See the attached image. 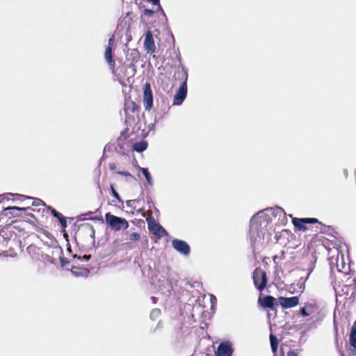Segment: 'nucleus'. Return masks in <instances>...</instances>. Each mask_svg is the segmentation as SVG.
Listing matches in <instances>:
<instances>
[{
    "label": "nucleus",
    "instance_id": "1",
    "mask_svg": "<svg viewBox=\"0 0 356 356\" xmlns=\"http://www.w3.org/2000/svg\"><path fill=\"white\" fill-rule=\"evenodd\" d=\"M290 217L292 218V223L296 230L305 232L308 229H314V232L316 233L321 232L322 231L323 224L319 222L317 218H298L292 217V215H290Z\"/></svg>",
    "mask_w": 356,
    "mask_h": 356
},
{
    "label": "nucleus",
    "instance_id": "2",
    "mask_svg": "<svg viewBox=\"0 0 356 356\" xmlns=\"http://www.w3.org/2000/svg\"><path fill=\"white\" fill-rule=\"evenodd\" d=\"M106 222L115 231H120L122 229H127L129 227L128 221L123 218L116 216L111 213L105 214Z\"/></svg>",
    "mask_w": 356,
    "mask_h": 356
},
{
    "label": "nucleus",
    "instance_id": "3",
    "mask_svg": "<svg viewBox=\"0 0 356 356\" xmlns=\"http://www.w3.org/2000/svg\"><path fill=\"white\" fill-rule=\"evenodd\" d=\"M27 209H29V207L8 206L3 208L0 213V219L7 218V221L11 220L10 221L13 222L17 220V219L13 220V218L22 216V211Z\"/></svg>",
    "mask_w": 356,
    "mask_h": 356
},
{
    "label": "nucleus",
    "instance_id": "4",
    "mask_svg": "<svg viewBox=\"0 0 356 356\" xmlns=\"http://www.w3.org/2000/svg\"><path fill=\"white\" fill-rule=\"evenodd\" d=\"M254 285L260 292L263 291L267 285V274L260 267L256 268L252 273Z\"/></svg>",
    "mask_w": 356,
    "mask_h": 356
},
{
    "label": "nucleus",
    "instance_id": "5",
    "mask_svg": "<svg viewBox=\"0 0 356 356\" xmlns=\"http://www.w3.org/2000/svg\"><path fill=\"white\" fill-rule=\"evenodd\" d=\"M321 312L318 302L315 299H310L305 302L304 307L300 309V314L304 317L309 316L310 315L318 314Z\"/></svg>",
    "mask_w": 356,
    "mask_h": 356
},
{
    "label": "nucleus",
    "instance_id": "6",
    "mask_svg": "<svg viewBox=\"0 0 356 356\" xmlns=\"http://www.w3.org/2000/svg\"><path fill=\"white\" fill-rule=\"evenodd\" d=\"M187 72H182V76L184 79V81L174 96L173 105H181L184 100L186 99L187 95Z\"/></svg>",
    "mask_w": 356,
    "mask_h": 356
},
{
    "label": "nucleus",
    "instance_id": "7",
    "mask_svg": "<svg viewBox=\"0 0 356 356\" xmlns=\"http://www.w3.org/2000/svg\"><path fill=\"white\" fill-rule=\"evenodd\" d=\"M148 225L149 230L159 239L161 238L164 236L168 235V232L165 229L159 224H158L155 220L149 216L146 218Z\"/></svg>",
    "mask_w": 356,
    "mask_h": 356
},
{
    "label": "nucleus",
    "instance_id": "8",
    "mask_svg": "<svg viewBox=\"0 0 356 356\" xmlns=\"http://www.w3.org/2000/svg\"><path fill=\"white\" fill-rule=\"evenodd\" d=\"M143 102L146 111H150L153 107V94L151 85L146 82L143 88Z\"/></svg>",
    "mask_w": 356,
    "mask_h": 356
},
{
    "label": "nucleus",
    "instance_id": "9",
    "mask_svg": "<svg viewBox=\"0 0 356 356\" xmlns=\"http://www.w3.org/2000/svg\"><path fill=\"white\" fill-rule=\"evenodd\" d=\"M11 196L12 197L15 196L16 197L15 200H21L22 202H23L25 200H32L31 203L30 204L31 207V206L38 207V206H40V205L42 207L45 206V203L40 199L33 200L30 197H26V196L19 195V194L7 193L6 195H2V199H4V197H6L7 200H10V197H11ZM1 197V196H0V198Z\"/></svg>",
    "mask_w": 356,
    "mask_h": 356
},
{
    "label": "nucleus",
    "instance_id": "10",
    "mask_svg": "<svg viewBox=\"0 0 356 356\" xmlns=\"http://www.w3.org/2000/svg\"><path fill=\"white\" fill-rule=\"evenodd\" d=\"M172 245L177 252L185 256H187L190 254V246L184 241L179 239H173L172 241Z\"/></svg>",
    "mask_w": 356,
    "mask_h": 356
},
{
    "label": "nucleus",
    "instance_id": "11",
    "mask_svg": "<svg viewBox=\"0 0 356 356\" xmlns=\"http://www.w3.org/2000/svg\"><path fill=\"white\" fill-rule=\"evenodd\" d=\"M143 46L147 53L153 54L156 50L153 35L150 29H148L145 33Z\"/></svg>",
    "mask_w": 356,
    "mask_h": 356
},
{
    "label": "nucleus",
    "instance_id": "12",
    "mask_svg": "<svg viewBox=\"0 0 356 356\" xmlns=\"http://www.w3.org/2000/svg\"><path fill=\"white\" fill-rule=\"evenodd\" d=\"M124 111L127 118L132 114L138 115L140 112V106L131 99L126 100L124 105Z\"/></svg>",
    "mask_w": 356,
    "mask_h": 356
},
{
    "label": "nucleus",
    "instance_id": "13",
    "mask_svg": "<svg viewBox=\"0 0 356 356\" xmlns=\"http://www.w3.org/2000/svg\"><path fill=\"white\" fill-rule=\"evenodd\" d=\"M278 300L280 305L284 309L294 307L299 305V298L298 296L290 298L280 297Z\"/></svg>",
    "mask_w": 356,
    "mask_h": 356
},
{
    "label": "nucleus",
    "instance_id": "14",
    "mask_svg": "<svg viewBox=\"0 0 356 356\" xmlns=\"http://www.w3.org/2000/svg\"><path fill=\"white\" fill-rule=\"evenodd\" d=\"M276 299L271 296H266L264 298L259 297L258 302L264 308H268L272 310H275Z\"/></svg>",
    "mask_w": 356,
    "mask_h": 356
},
{
    "label": "nucleus",
    "instance_id": "15",
    "mask_svg": "<svg viewBox=\"0 0 356 356\" xmlns=\"http://www.w3.org/2000/svg\"><path fill=\"white\" fill-rule=\"evenodd\" d=\"M233 349L232 345L229 342L221 343L217 349V356H232Z\"/></svg>",
    "mask_w": 356,
    "mask_h": 356
},
{
    "label": "nucleus",
    "instance_id": "16",
    "mask_svg": "<svg viewBox=\"0 0 356 356\" xmlns=\"http://www.w3.org/2000/svg\"><path fill=\"white\" fill-rule=\"evenodd\" d=\"M113 43V38H110L108 41V46L106 48L104 56L105 59L106 60L110 68L113 72L115 71V62L113 59L112 56V47L111 44Z\"/></svg>",
    "mask_w": 356,
    "mask_h": 356
},
{
    "label": "nucleus",
    "instance_id": "17",
    "mask_svg": "<svg viewBox=\"0 0 356 356\" xmlns=\"http://www.w3.org/2000/svg\"><path fill=\"white\" fill-rule=\"evenodd\" d=\"M48 209L51 211V214L56 218L61 225V227L63 229H65L67 227V220L66 218L59 212H58L55 209H54L52 207L49 206Z\"/></svg>",
    "mask_w": 356,
    "mask_h": 356
},
{
    "label": "nucleus",
    "instance_id": "18",
    "mask_svg": "<svg viewBox=\"0 0 356 356\" xmlns=\"http://www.w3.org/2000/svg\"><path fill=\"white\" fill-rule=\"evenodd\" d=\"M147 147V143L145 140H141L134 144L133 149L137 152H143Z\"/></svg>",
    "mask_w": 356,
    "mask_h": 356
},
{
    "label": "nucleus",
    "instance_id": "19",
    "mask_svg": "<svg viewBox=\"0 0 356 356\" xmlns=\"http://www.w3.org/2000/svg\"><path fill=\"white\" fill-rule=\"evenodd\" d=\"M20 207H29V209L24 210L22 211V214L24 213L25 216H31L33 218H34L35 220H37V217L32 213H31L30 211H32V212H35V211H38L39 212L40 211V209L36 210L33 208H32L30 205V204H22V205Z\"/></svg>",
    "mask_w": 356,
    "mask_h": 356
},
{
    "label": "nucleus",
    "instance_id": "20",
    "mask_svg": "<svg viewBox=\"0 0 356 356\" xmlns=\"http://www.w3.org/2000/svg\"><path fill=\"white\" fill-rule=\"evenodd\" d=\"M72 272L76 276H88L90 271L87 268L80 269L79 267L73 266L72 268Z\"/></svg>",
    "mask_w": 356,
    "mask_h": 356
},
{
    "label": "nucleus",
    "instance_id": "21",
    "mask_svg": "<svg viewBox=\"0 0 356 356\" xmlns=\"http://www.w3.org/2000/svg\"><path fill=\"white\" fill-rule=\"evenodd\" d=\"M270 342L272 351L273 353H276L278 347V340L277 337L273 334H270Z\"/></svg>",
    "mask_w": 356,
    "mask_h": 356
},
{
    "label": "nucleus",
    "instance_id": "22",
    "mask_svg": "<svg viewBox=\"0 0 356 356\" xmlns=\"http://www.w3.org/2000/svg\"><path fill=\"white\" fill-rule=\"evenodd\" d=\"M139 202L138 200H130L127 201V207H131L133 209V211H131L132 213H134V211L138 207Z\"/></svg>",
    "mask_w": 356,
    "mask_h": 356
},
{
    "label": "nucleus",
    "instance_id": "23",
    "mask_svg": "<svg viewBox=\"0 0 356 356\" xmlns=\"http://www.w3.org/2000/svg\"><path fill=\"white\" fill-rule=\"evenodd\" d=\"M350 343L351 346L356 348V328L353 327L350 334Z\"/></svg>",
    "mask_w": 356,
    "mask_h": 356
},
{
    "label": "nucleus",
    "instance_id": "24",
    "mask_svg": "<svg viewBox=\"0 0 356 356\" xmlns=\"http://www.w3.org/2000/svg\"><path fill=\"white\" fill-rule=\"evenodd\" d=\"M140 170H141L143 175L145 176L147 183L151 185L152 184V179L148 170L144 168H140Z\"/></svg>",
    "mask_w": 356,
    "mask_h": 356
},
{
    "label": "nucleus",
    "instance_id": "25",
    "mask_svg": "<svg viewBox=\"0 0 356 356\" xmlns=\"http://www.w3.org/2000/svg\"><path fill=\"white\" fill-rule=\"evenodd\" d=\"M129 239L131 241H138L140 240V235L137 232H132L129 234Z\"/></svg>",
    "mask_w": 356,
    "mask_h": 356
},
{
    "label": "nucleus",
    "instance_id": "26",
    "mask_svg": "<svg viewBox=\"0 0 356 356\" xmlns=\"http://www.w3.org/2000/svg\"><path fill=\"white\" fill-rule=\"evenodd\" d=\"M111 193H112V195H113V197H115L118 200L119 202H122V200L120 198L118 192L115 191L113 184H111Z\"/></svg>",
    "mask_w": 356,
    "mask_h": 356
},
{
    "label": "nucleus",
    "instance_id": "27",
    "mask_svg": "<svg viewBox=\"0 0 356 356\" xmlns=\"http://www.w3.org/2000/svg\"><path fill=\"white\" fill-rule=\"evenodd\" d=\"M83 228L85 229L86 231L89 232L90 235H95V229L92 225L90 224H85L82 225Z\"/></svg>",
    "mask_w": 356,
    "mask_h": 356
},
{
    "label": "nucleus",
    "instance_id": "28",
    "mask_svg": "<svg viewBox=\"0 0 356 356\" xmlns=\"http://www.w3.org/2000/svg\"><path fill=\"white\" fill-rule=\"evenodd\" d=\"M147 1L149 2H151L153 5L158 6L159 8L163 11L162 8L160 6V0H147Z\"/></svg>",
    "mask_w": 356,
    "mask_h": 356
},
{
    "label": "nucleus",
    "instance_id": "29",
    "mask_svg": "<svg viewBox=\"0 0 356 356\" xmlns=\"http://www.w3.org/2000/svg\"><path fill=\"white\" fill-rule=\"evenodd\" d=\"M117 173L118 175H122V176H125V177H132L131 174L129 172H125V171H118L117 172Z\"/></svg>",
    "mask_w": 356,
    "mask_h": 356
},
{
    "label": "nucleus",
    "instance_id": "30",
    "mask_svg": "<svg viewBox=\"0 0 356 356\" xmlns=\"http://www.w3.org/2000/svg\"><path fill=\"white\" fill-rule=\"evenodd\" d=\"M154 13V11L150 9H145L144 14L147 16H152Z\"/></svg>",
    "mask_w": 356,
    "mask_h": 356
},
{
    "label": "nucleus",
    "instance_id": "31",
    "mask_svg": "<svg viewBox=\"0 0 356 356\" xmlns=\"http://www.w3.org/2000/svg\"><path fill=\"white\" fill-rule=\"evenodd\" d=\"M134 211H136L137 213H142V216L143 217H145V212L144 211V209L143 208H138L137 207L136 209H135Z\"/></svg>",
    "mask_w": 356,
    "mask_h": 356
},
{
    "label": "nucleus",
    "instance_id": "32",
    "mask_svg": "<svg viewBox=\"0 0 356 356\" xmlns=\"http://www.w3.org/2000/svg\"><path fill=\"white\" fill-rule=\"evenodd\" d=\"M108 168L110 170H115L116 169V165L114 163H110L108 164Z\"/></svg>",
    "mask_w": 356,
    "mask_h": 356
},
{
    "label": "nucleus",
    "instance_id": "33",
    "mask_svg": "<svg viewBox=\"0 0 356 356\" xmlns=\"http://www.w3.org/2000/svg\"><path fill=\"white\" fill-rule=\"evenodd\" d=\"M287 356H298V354L294 350H290L288 352Z\"/></svg>",
    "mask_w": 356,
    "mask_h": 356
},
{
    "label": "nucleus",
    "instance_id": "34",
    "mask_svg": "<svg viewBox=\"0 0 356 356\" xmlns=\"http://www.w3.org/2000/svg\"><path fill=\"white\" fill-rule=\"evenodd\" d=\"M278 258H280L278 255H275V256H273V261H274L275 264L277 263V261H277V259Z\"/></svg>",
    "mask_w": 356,
    "mask_h": 356
},
{
    "label": "nucleus",
    "instance_id": "35",
    "mask_svg": "<svg viewBox=\"0 0 356 356\" xmlns=\"http://www.w3.org/2000/svg\"><path fill=\"white\" fill-rule=\"evenodd\" d=\"M85 260L88 261L90 259V255H84L83 257Z\"/></svg>",
    "mask_w": 356,
    "mask_h": 356
},
{
    "label": "nucleus",
    "instance_id": "36",
    "mask_svg": "<svg viewBox=\"0 0 356 356\" xmlns=\"http://www.w3.org/2000/svg\"><path fill=\"white\" fill-rule=\"evenodd\" d=\"M284 250H282L281 251V254H280L279 257L281 258V259H283L284 258Z\"/></svg>",
    "mask_w": 356,
    "mask_h": 356
},
{
    "label": "nucleus",
    "instance_id": "37",
    "mask_svg": "<svg viewBox=\"0 0 356 356\" xmlns=\"http://www.w3.org/2000/svg\"><path fill=\"white\" fill-rule=\"evenodd\" d=\"M152 300L154 303L156 302V298L155 297H152Z\"/></svg>",
    "mask_w": 356,
    "mask_h": 356
}]
</instances>
